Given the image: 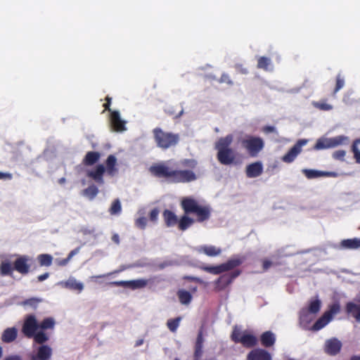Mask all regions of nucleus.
I'll list each match as a JSON object with an SVG mask.
<instances>
[{"label":"nucleus","instance_id":"a19ab883","mask_svg":"<svg viewBox=\"0 0 360 360\" xmlns=\"http://www.w3.org/2000/svg\"><path fill=\"white\" fill-rule=\"evenodd\" d=\"M122 212V206L119 199L113 200L109 212L111 215L120 214Z\"/></svg>","mask_w":360,"mask_h":360},{"label":"nucleus","instance_id":"4d7b16f0","mask_svg":"<svg viewBox=\"0 0 360 360\" xmlns=\"http://www.w3.org/2000/svg\"><path fill=\"white\" fill-rule=\"evenodd\" d=\"M220 82L227 83L229 84H232V81L230 79L229 76L227 74H223L220 78Z\"/></svg>","mask_w":360,"mask_h":360},{"label":"nucleus","instance_id":"6ab92c4d","mask_svg":"<svg viewBox=\"0 0 360 360\" xmlns=\"http://www.w3.org/2000/svg\"><path fill=\"white\" fill-rule=\"evenodd\" d=\"M198 253L205 254L208 257H216L221 253V249L214 245H200L196 248Z\"/></svg>","mask_w":360,"mask_h":360},{"label":"nucleus","instance_id":"603ef678","mask_svg":"<svg viewBox=\"0 0 360 360\" xmlns=\"http://www.w3.org/2000/svg\"><path fill=\"white\" fill-rule=\"evenodd\" d=\"M203 342H204L203 331H202V328H201L198 333V336L196 338L195 345L203 347Z\"/></svg>","mask_w":360,"mask_h":360},{"label":"nucleus","instance_id":"1a4fd4ad","mask_svg":"<svg viewBox=\"0 0 360 360\" xmlns=\"http://www.w3.org/2000/svg\"><path fill=\"white\" fill-rule=\"evenodd\" d=\"M347 138L344 136H338L330 139L320 138L317 140L316 144L314 146L313 149L315 150H320L330 148H335L343 143Z\"/></svg>","mask_w":360,"mask_h":360},{"label":"nucleus","instance_id":"a878e982","mask_svg":"<svg viewBox=\"0 0 360 360\" xmlns=\"http://www.w3.org/2000/svg\"><path fill=\"white\" fill-rule=\"evenodd\" d=\"M302 172L308 179H316L321 176H330L331 173L311 169H303Z\"/></svg>","mask_w":360,"mask_h":360},{"label":"nucleus","instance_id":"5fc2aeb1","mask_svg":"<svg viewBox=\"0 0 360 360\" xmlns=\"http://www.w3.org/2000/svg\"><path fill=\"white\" fill-rule=\"evenodd\" d=\"M184 280H187V281H194V282H196L198 283H200V284H202L203 283V281L198 278V277H195V276H185L184 277Z\"/></svg>","mask_w":360,"mask_h":360},{"label":"nucleus","instance_id":"4c0bfd02","mask_svg":"<svg viewBox=\"0 0 360 360\" xmlns=\"http://www.w3.org/2000/svg\"><path fill=\"white\" fill-rule=\"evenodd\" d=\"M98 189L94 185H90L83 191V194L88 197L90 200H93L98 194Z\"/></svg>","mask_w":360,"mask_h":360},{"label":"nucleus","instance_id":"9d476101","mask_svg":"<svg viewBox=\"0 0 360 360\" xmlns=\"http://www.w3.org/2000/svg\"><path fill=\"white\" fill-rule=\"evenodd\" d=\"M39 330V323L33 314L27 315L23 322L21 332L27 338H32L35 333Z\"/></svg>","mask_w":360,"mask_h":360},{"label":"nucleus","instance_id":"ddd939ff","mask_svg":"<svg viewBox=\"0 0 360 360\" xmlns=\"http://www.w3.org/2000/svg\"><path fill=\"white\" fill-rule=\"evenodd\" d=\"M151 279H150V281ZM149 280L146 279H137L133 281H112L109 283V285L112 286H122V287H128L133 290L143 288H145Z\"/></svg>","mask_w":360,"mask_h":360},{"label":"nucleus","instance_id":"412c9836","mask_svg":"<svg viewBox=\"0 0 360 360\" xmlns=\"http://www.w3.org/2000/svg\"><path fill=\"white\" fill-rule=\"evenodd\" d=\"M260 342L264 347H272L276 342V335L270 330L265 331L260 335Z\"/></svg>","mask_w":360,"mask_h":360},{"label":"nucleus","instance_id":"13d9d810","mask_svg":"<svg viewBox=\"0 0 360 360\" xmlns=\"http://www.w3.org/2000/svg\"><path fill=\"white\" fill-rule=\"evenodd\" d=\"M112 98L109 96H106L105 103L103 104V108L105 110L110 111V104H111Z\"/></svg>","mask_w":360,"mask_h":360},{"label":"nucleus","instance_id":"393cba45","mask_svg":"<svg viewBox=\"0 0 360 360\" xmlns=\"http://www.w3.org/2000/svg\"><path fill=\"white\" fill-rule=\"evenodd\" d=\"M340 246L342 249L346 250L358 249L360 248V238L344 239L340 242Z\"/></svg>","mask_w":360,"mask_h":360},{"label":"nucleus","instance_id":"58836bf2","mask_svg":"<svg viewBox=\"0 0 360 360\" xmlns=\"http://www.w3.org/2000/svg\"><path fill=\"white\" fill-rule=\"evenodd\" d=\"M271 59L265 56H261L257 60V68L262 69L264 70H269V68L271 65Z\"/></svg>","mask_w":360,"mask_h":360},{"label":"nucleus","instance_id":"e2e57ef3","mask_svg":"<svg viewBox=\"0 0 360 360\" xmlns=\"http://www.w3.org/2000/svg\"><path fill=\"white\" fill-rule=\"evenodd\" d=\"M49 276V273H44L41 275H39L38 277H37V280L39 282H41L44 280H46V278H48Z\"/></svg>","mask_w":360,"mask_h":360},{"label":"nucleus","instance_id":"f257e3e1","mask_svg":"<svg viewBox=\"0 0 360 360\" xmlns=\"http://www.w3.org/2000/svg\"><path fill=\"white\" fill-rule=\"evenodd\" d=\"M181 165L191 169H176L170 167L166 162H160L153 165L149 168V171L154 176L165 178L174 184L195 181L197 176L191 169L197 167V161L194 159H184L181 161Z\"/></svg>","mask_w":360,"mask_h":360},{"label":"nucleus","instance_id":"69168bd1","mask_svg":"<svg viewBox=\"0 0 360 360\" xmlns=\"http://www.w3.org/2000/svg\"><path fill=\"white\" fill-rule=\"evenodd\" d=\"M112 240L116 243V244H119L120 243V236L117 233H115L112 235Z\"/></svg>","mask_w":360,"mask_h":360},{"label":"nucleus","instance_id":"7ed1b4c3","mask_svg":"<svg viewBox=\"0 0 360 360\" xmlns=\"http://www.w3.org/2000/svg\"><path fill=\"white\" fill-rule=\"evenodd\" d=\"M233 141V136L229 134L225 137L220 138L215 144V148L217 150V158L218 161L224 165H229L232 164L235 159L236 155L230 146Z\"/></svg>","mask_w":360,"mask_h":360},{"label":"nucleus","instance_id":"774afa93","mask_svg":"<svg viewBox=\"0 0 360 360\" xmlns=\"http://www.w3.org/2000/svg\"><path fill=\"white\" fill-rule=\"evenodd\" d=\"M143 343V340L139 339V340H136V342L135 343V347H139V346L142 345Z\"/></svg>","mask_w":360,"mask_h":360},{"label":"nucleus","instance_id":"864d4df0","mask_svg":"<svg viewBox=\"0 0 360 360\" xmlns=\"http://www.w3.org/2000/svg\"><path fill=\"white\" fill-rule=\"evenodd\" d=\"M236 71L240 74H248V70L246 68H245L242 64H236L234 66Z\"/></svg>","mask_w":360,"mask_h":360},{"label":"nucleus","instance_id":"f03ea898","mask_svg":"<svg viewBox=\"0 0 360 360\" xmlns=\"http://www.w3.org/2000/svg\"><path fill=\"white\" fill-rule=\"evenodd\" d=\"M106 173L109 176H114L118 173L117 158L114 155H109L105 160V165L103 164L97 165L94 169L89 170L86 176L97 184L102 185L104 184L103 176Z\"/></svg>","mask_w":360,"mask_h":360},{"label":"nucleus","instance_id":"6e6d98bb","mask_svg":"<svg viewBox=\"0 0 360 360\" xmlns=\"http://www.w3.org/2000/svg\"><path fill=\"white\" fill-rule=\"evenodd\" d=\"M112 274V273H108V274H101V275H98V276H92L90 277V279L91 281L93 282H95V283H98L99 281H98L99 278H105L110 275Z\"/></svg>","mask_w":360,"mask_h":360},{"label":"nucleus","instance_id":"0eeeda50","mask_svg":"<svg viewBox=\"0 0 360 360\" xmlns=\"http://www.w3.org/2000/svg\"><path fill=\"white\" fill-rule=\"evenodd\" d=\"M243 148L252 158L257 157L264 147V141L259 136L246 135L240 140Z\"/></svg>","mask_w":360,"mask_h":360},{"label":"nucleus","instance_id":"9b49d317","mask_svg":"<svg viewBox=\"0 0 360 360\" xmlns=\"http://www.w3.org/2000/svg\"><path fill=\"white\" fill-rule=\"evenodd\" d=\"M308 141L309 140L306 139H299L288 153L281 158L282 161L285 163L292 162L302 152V148L305 146Z\"/></svg>","mask_w":360,"mask_h":360},{"label":"nucleus","instance_id":"c03bdc74","mask_svg":"<svg viewBox=\"0 0 360 360\" xmlns=\"http://www.w3.org/2000/svg\"><path fill=\"white\" fill-rule=\"evenodd\" d=\"M360 143V139H356L352 146V150L354 154V158L356 163L360 164V150L357 147V144Z\"/></svg>","mask_w":360,"mask_h":360},{"label":"nucleus","instance_id":"8fccbe9b","mask_svg":"<svg viewBox=\"0 0 360 360\" xmlns=\"http://www.w3.org/2000/svg\"><path fill=\"white\" fill-rule=\"evenodd\" d=\"M159 215V210L155 207L149 213V218L151 221L156 222Z\"/></svg>","mask_w":360,"mask_h":360},{"label":"nucleus","instance_id":"bb28decb","mask_svg":"<svg viewBox=\"0 0 360 360\" xmlns=\"http://www.w3.org/2000/svg\"><path fill=\"white\" fill-rule=\"evenodd\" d=\"M188 214H184L178 219V228L181 231H185L192 224H194L195 220L188 216Z\"/></svg>","mask_w":360,"mask_h":360},{"label":"nucleus","instance_id":"e433bc0d","mask_svg":"<svg viewBox=\"0 0 360 360\" xmlns=\"http://www.w3.org/2000/svg\"><path fill=\"white\" fill-rule=\"evenodd\" d=\"M181 321V316L176 317L175 319H168L167 321V326L168 329L172 333H176V331L177 330V328L179 326Z\"/></svg>","mask_w":360,"mask_h":360},{"label":"nucleus","instance_id":"423d86ee","mask_svg":"<svg viewBox=\"0 0 360 360\" xmlns=\"http://www.w3.org/2000/svg\"><path fill=\"white\" fill-rule=\"evenodd\" d=\"M245 260L244 257L235 256L228 259L226 262L217 266L202 265L200 269L210 274L218 275L226 271L234 269L241 265Z\"/></svg>","mask_w":360,"mask_h":360},{"label":"nucleus","instance_id":"052dcab7","mask_svg":"<svg viewBox=\"0 0 360 360\" xmlns=\"http://www.w3.org/2000/svg\"><path fill=\"white\" fill-rule=\"evenodd\" d=\"M262 131L266 134L273 133V132L276 131V128L273 126H265L263 127Z\"/></svg>","mask_w":360,"mask_h":360},{"label":"nucleus","instance_id":"4468645a","mask_svg":"<svg viewBox=\"0 0 360 360\" xmlns=\"http://www.w3.org/2000/svg\"><path fill=\"white\" fill-rule=\"evenodd\" d=\"M31 259L26 255L19 256L13 262L14 269L22 275L30 272Z\"/></svg>","mask_w":360,"mask_h":360},{"label":"nucleus","instance_id":"5701e85b","mask_svg":"<svg viewBox=\"0 0 360 360\" xmlns=\"http://www.w3.org/2000/svg\"><path fill=\"white\" fill-rule=\"evenodd\" d=\"M18 329L15 327L7 328L1 335V340L5 343H11L16 340Z\"/></svg>","mask_w":360,"mask_h":360},{"label":"nucleus","instance_id":"aec40b11","mask_svg":"<svg viewBox=\"0 0 360 360\" xmlns=\"http://www.w3.org/2000/svg\"><path fill=\"white\" fill-rule=\"evenodd\" d=\"M162 217L167 227H172L177 224L178 217L176 214L169 210H165L162 212Z\"/></svg>","mask_w":360,"mask_h":360},{"label":"nucleus","instance_id":"680f3d73","mask_svg":"<svg viewBox=\"0 0 360 360\" xmlns=\"http://www.w3.org/2000/svg\"><path fill=\"white\" fill-rule=\"evenodd\" d=\"M12 175L10 173H4L0 172V179H11Z\"/></svg>","mask_w":360,"mask_h":360},{"label":"nucleus","instance_id":"0e129e2a","mask_svg":"<svg viewBox=\"0 0 360 360\" xmlns=\"http://www.w3.org/2000/svg\"><path fill=\"white\" fill-rule=\"evenodd\" d=\"M79 248H75L74 250H72V251H70V252L69 253V255H68V258H69L70 259H71V258L76 254H77L79 252Z\"/></svg>","mask_w":360,"mask_h":360},{"label":"nucleus","instance_id":"39448f33","mask_svg":"<svg viewBox=\"0 0 360 360\" xmlns=\"http://www.w3.org/2000/svg\"><path fill=\"white\" fill-rule=\"evenodd\" d=\"M155 142L158 147L166 150L178 144L180 136L178 134L163 131L160 127L153 130Z\"/></svg>","mask_w":360,"mask_h":360},{"label":"nucleus","instance_id":"c9c22d12","mask_svg":"<svg viewBox=\"0 0 360 360\" xmlns=\"http://www.w3.org/2000/svg\"><path fill=\"white\" fill-rule=\"evenodd\" d=\"M55 321L52 317L45 318L42 321L39 323V329L45 330L53 329L55 326Z\"/></svg>","mask_w":360,"mask_h":360},{"label":"nucleus","instance_id":"09e8293b","mask_svg":"<svg viewBox=\"0 0 360 360\" xmlns=\"http://www.w3.org/2000/svg\"><path fill=\"white\" fill-rule=\"evenodd\" d=\"M346 155V152L343 150H336L333 153V157L335 160H343Z\"/></svg>","mask_w":360,"mask_h":360},{"label":"nucleus","instance_id":"6e6552de","mask_svg":"<svg viewBox=\"0 0 360 360\" xmlns=\"http://www.w3.org/2000/svg\"><path fill=\"white\" fill-rule=\"evenodd\" d=\"M53 354L52 348L49 345L39 346L36 352L29 355L30 360H51ZM4 360H22L18 354L9 355Z\"/></svg>","mask_w":360,"mask_h":360},{"label":"nucleus","instance_id":"bf43d9fd","mask_svg":"<svg viewBox=\"0 0 360 360\" xmlns=\"http://www.w3.org/2000/svg\"><path fill=\"white\" fill-rule=\"evenodd\" d=\"M272 265V262L268 259H264L262 262V268L264 271L268 270Z\"/></svg>","mask_w":360,"mask_h":360},{"label":"nucleus","instance_id":"4be33fe9","mask_svg":"<svg viewBox=\"0 0 360 360\" xmlns=\"http://www.w3.org/2000/svg\"><path fill=\"white\" fill-rule=\"evenodd\" d=\"M101 156L98 151H89L83 158L82 163L85 166H92L99 161Z\"/></svg>","mask_w":360,"mask_h":360},{"label":"nucleus","instance_id":"2eb2a0df","mask_svg":"<svg viewBox=\"0 0 360 360\" xmlns=\"http://www.w3.org/2000/svg\"><path fill=\"white\" fill-rule=\"evenodd\" d=\"M342 348L341 342L337 338H331L327 340L324 345V351L330 356H335L338 354Z\"/></svg>","mask_w":360,"mask_h":360},{"label":"nucleus","instance_id":"20e7f679","mask_svg":"<svg viewBox=\"0 0 360 360\" xmlns=\"http://www.w3.org/2000/svg\"><path fill=\"white\" fill-rule=\"evenodd\" d=\"M181 206L186 214H195L198 222H203L210 217V209L207 206L200 205L191 198H185L181 202Z\"/></svg>","mask_w":360,"mask_h":360},{"label":"nucleus","instance_id":"a18cd8bd","mask_svg":"<svg viewBox=\"0 0 360 360\" xmlns=\"http://www.w3.org/2000/svg\"><path fill=\"white\" fill-rule=\"evenodd\" d=\"M41 300L40 299L36 298V297H31L29 299H27L21 302V305L22 306H30L32 307L33 309H36L38 306L39 303Z\"/></svg>","mask_w":360,"mask_h":360},{"label":"nucleus","instance_id":"f3484780","mask_svg":"<svg viewBox=\"0 0 360 360\" xmlns=\"http://www.w3.org/2000/svg\"><path fill=\"white\" fill-rule=\"evenodd\" d=\"M247 360H271V356L265 349L257 348L248 353Z\"/></svg>","mask_w":360,"mask_h":360},{"label":"nucleus","instance_id":"c756f323","mask_svg":"<svg viewBox=\"0 0 360 360\" xmlns=\"http://www.w3.org/2000/svg\"><path fill=\"white\" fill-rule=\"evenodd\" d=\"M14 265L12 266L11 263L8 261H3L0 264V275L1 276H12L14 271Z\"/></svg>","mask_w":360,"mask_h":360},{"label":"nucleus","instance_id":"79ce46f5","mask_svg":"<svg viewBox=\"0 0 360 360\" xmlns=\"http://www.w3.org/2000/svg\"><path fill=\"white\" fill-rule=\"evenodd\" d=\"M243 334V333L240 330V328L238 326H235L231 335V339L235 343H240L239 340Z\"/></svg>","mask_w":360,"mask_h":360},{"label":"nucleus","instance_id":"7c9ffc66","mask_svg":"<svg viewBox=\"0 0 360 360\" xmlns=\"http://www.w3.org/2000/svg\"><path fill=\"white\" fill-rule=\"evenodd\" d=\"M177 296L181 304L188 305L193 299L191 293L186 290H179Z\"/></svg>","mask_w":360,"mask_h":360},{"label":"nucleus","instance_id":"b1692460","mask_svg":"<svg viewBox=\"0 0 360 360\" xmlns=\"http://www.w3.org/2000/svg\"><path fill=\"white\" fill-rule=\"evenodd\" d=\"M240 343L246 348H251L257 344V338L252 334L248 333L246 331L243 333Z\"/></svg>","mask_w":360,"mask_h":360},{"label":"nucleus","instance_id":"a211bd4d","mask_svg":"<svg viewBox=\"0 0 360 360\" xmlns=\"http://www.w3.org/2000/svg\"><path fill=\"white\" fill-rule=\"evenodd\" d=\"M110 122L112 128L116 131H122L125 130V122L121 120L118 111H112L110 114Z\"/></svg>","mask_w":360,"mask_h":360},{"label":"nucleus","instance_id":"72a5a7b5","mask_svg":"<svg viewBox=\"0 0 360 360\" xmlns=\"http://www.w3.org/2000/svg\"><path fill=\"white\" fill-rule=\"evenodd\" d=\"M321 307V302L318 297H316L315 299H312L309 301L308 312L316 314L320 311Z\"/></svg>","mask_w":360,"mask_h":360},{"label":"nucleus","instance_id":"c85d7f7f","mask_svg":"<svg viewBox=\"0 0 360 360\" xmlns=\"http://www.w3.org/2000/svg\"><path fill=\"white\" fill-rule=\"evenodd\" d=\"M65 287L72 290H77L79 292H82L84 289L82 283L77 281L75 278H70L65 283Z\"/></svg>","mask_w":360,"mask_h":360},{"label":"nucleus","instance_id":"dca6fc26","mask_svg":"<svg viewBox=\"0 0 360 360\" xmlns=\"http://www.w3.org/2000/svg\"><path fill=\"white\" fill-rule=\"evenodd\" d=\"M263 172V165L259 161L251 163L247 165L245 174L248 178H256L259 176Z\"/></svg>","mask_w":360,"mask_h":360},{"label":"nucleus","instance_id":"49530a36","mask_svg":"<svg viewBox=\"0 0 360 360\" xmlns=\"http://www.w3.org/2000/svg\"><path fill=\"white\" fill-rule=\"evenodd\" d=\"M314 106L319 110L328 111L333 109V105L326 103V101H320L319 102H314Z\"/></svg>","mask_w":360,"mask_h":360},{"label":"nucleus","instance_id":"f8f14e48","mask_svg":"<svg viewBox=\"0 0 360 360\" xmlns=\"http://www.w3.org/2000/svg\"><path fill=\"white\" fill-rule=\"evenodd\" d=\"M241 274L240 270H236L231 274H225L221 275L215 281V289L217 291L224 290L229 286L233 281Z\"/></svg>","mask_w":360,"mask_h":360},{"label":"nucleus","instance_id":"ea45409f","mask_svg":"<svg viewBox=\"0 0 360 360\" xmlns=\"http://www.w3.org/2000/svg\"><path fill=\"white\" fill-rule=\"evenodd\" d=\"M336 84L335 87L333 91V96H335V94L345 86V77L342 75L341 73H338L336 76Z\"/></svg>","mask_w":360,"mask_h":360},{"label":"nucleus","instance_id":"f704fd0d","mask_svg":"<svg viewBox=\"0 0 360 360\" xmlns=\"http://www.w3.org/2000/svg\"><path fill=\"white\" fill-rule=\"evenodd\" d=\"M37 260L41 266H50L53 262V257L49 254H41L37 257Z\"/></svg>","mask_w":360,"mask_h":360},{"label":"nucleus","instance_id":"3c124183","mask_svg":"<svg viewBox=\"0 0 360 360\" xmlns=\"http://www.w3.org/2000/svg\"><path fill=\"white\" fill-rule=\"evenodd\" d=\"M202 347L195 345L194 360H200L202 355Z\"/></svg>","mask_w":360,"mask_h":360},{"label":"nucleus","instance_id":"338daca9","mask_svg":"<svg viewBox=\"0 0 360 360\" xmlns=\"http://www.w3.org/2000/svg\"><path fill=\"white\" fill-rule=\"evenodd\" d=\"M70 259L68 257L63 259L62 260L58 262V265L60 266H65Z\"/></svg>","mask_w":360,"mask_h":360},{"label":"nucleus","instance_id":"2f4dec72","mask_svg":"<svg viewBox=\"0 0 360 360\" xmlns=\"http://www.w3.org/2000/svg\"><path fill=\"white\" fill-rule=\"evenodd\" d=\"M332 319L324 312L323 314L314 323L312 328L319 330L325 327Z\"/></svg>","mask_w":360,"mask_h":360},{"label":"nucleus","instance_id":"37998d69","mask_svg":"<svg viewBox=\"0 0 360 360\" xmlns=\"http://www.w3.org/2000/svg\"><path fill=\"white\" fill-rule=\"evenodd\" d=\"M340 311V305L338 302H335L330 305L329 309L325 313L332 319L333 315L337 314Z\"/></svg>","mask_w":360,"mask_h":360},{"label":"nucleus","instance_id":"de8ad7c7","mask_svg":"<svg viewBox=\"0 0 360 360\" xmlns=\"http://www.w3.org/2000/svg\"><path fill=\"white\" fill-rule=\"evenodd\" d=\"M135 224L139 229H144L147 224V219L145 217H139L136 220Z\"/></svg>","mask_w":360,"mask_h":360},{"label":"nucleus","instance_id":"473e14b6","mask_svg":"<svg viewBox=\"0 0 360 360\" xmlns=\"http://www.w3.org/2000/svg\"><path fill=\"white\" fill-rule=\"evenodd\" d=\"M34 342L40 346L45 345L44 343L49 340V336L44 332V330H39L35 333L32 336Z\"/></svg>","mask_w":360,"mask_h":360},{"label":"nucleus","instance_id":"cd10ccee","mask_svg":"<svg viewBox=\"0 0 360 360\" xmlns=\"http://www.w3.org/2000/svg\"><path fill=\"white\" fill-rule=\"evenodd\" d=\"M346 311L351 314L358 322H360V305L349 302L346 304Z\"/></svg>","mask_w":360,"mask_h":360}]
</instances>
